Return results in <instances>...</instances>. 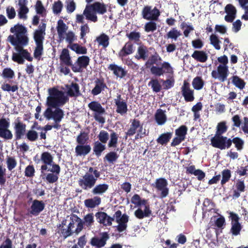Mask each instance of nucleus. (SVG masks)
Segmentation results:
<instances>
[{
    "instance_id": "63",
    "label": "nucleus",
    "mask_w": 248,
    "mask_h": 248,
    "mask_svg": "<svg viewBox=\"0 0 248 248\" xmlns=\"http://www.w3.org/2000/svg\"><path fill=\"white\" fill-rule=\"evenodd\" d=\"M35 169L33 165L27 166L25 170V176L27 177L32 178L35 175Z\"/></svg>"
},
{
    "instance_id": "44",
    "label": "nucleus",
    "mask_w": 248,
    "mask_h": 248,
    "mask_svg": "<svg viewBox=\"0 0 248 248\" xmlns=\"http://www.w3.org/2000/svg\"><path fill=\"white\" fill-rule=\"evenodd\" d=\"M89 140L88 134L85 132H80L77 136L76 141L78 144H88Z\"/></svg>"
},
{
    "instance_id": "27",
    "label": "nucleus",
    "mask_w": 248,
    "mask_h": 248,
    "mask_svg": "<svg viewBox=\"0 0 248 248\" xmlns=\"http://www.w3.org/2000/svg\"><path fill=\"white\" fill-rule=\"evenodd\" d=\"M225 11L227 14L224 18L225 21L227 22H232L236 16V8L231 4H228L225 7Z\"/></svg>"
},
{
    "instance_id": "45",
    "label": "nucleus",
    "mask_w": 248,
    "mask_h": 248,
    "mask_svg": "<svg viewBox=\"0 0 248 248\" xmlns=\"http://www.w3.org/2000/svg\"><path fill=\"white\" fill-rule=\"evenodd\" d=\"M70 48L78 54H86L87 53V49L85 46H81L77 43L72 44Z\"/></svg>"
},
{
    "instance_id": "11",
    "label": "nucleus",
    "mask_w": 248,
    "mask_h": 248,
    "mask_svg": "<svg viewBox=\"0 0 248 248\" xmlns=\"http://www.w3.org/2000/svg\"><path fill=\"white\" fill-rule=\"evenodd\" d=\"M229 217L231 219V228L230 232L232 235L237 236L240 234L242 229V226L239 222V217L238 215L232 212H230Z\"/></svg>"
},
{
    "instance_id": "22",
    "label": "nucleus",
    "mask_w": 248,
    "mask_h": 248,
    "mask_svg": "<svg viewBox=\"0 0 248 248\" xmlns=\"http://www.w3.org/2000/svg\"><path fill=\"white\" fill-rule=\"evenodd\" d=\"M51 173L46 174V179L50 184L56 182L59 178V175L61 171V167L59 165H53L51 169H49Z\"/></svg>"
},
{
    "instance_id": "13",
    "label": "nucleus",
    "mask_w": 248,
    "mask_h": 248,
    "mask_svg": "<svg viewBox=\"0 0 248 248\" xmlns=\"http://www.w3.org/2000/svg\"><path fill=\"white\" fill-rule=\"evenodd\" d=\"M229 75L228 67L227 65L219 64L217 70H213L211 76L214 79H217L221 82H224Z\"/></svg>"
},
{
    "instance_id": "52",
    "label": "nucleus",
    "mask_w": 248,
    "mask_h": 248,
    "mask_svg": "<svg viewBox=\"0 0 248 248\" xmlns=\"http://www.w3.org/2000/svg\"><path fill=\"white\" fill-rule=\"evenodd\" d=\"M232 83L240 89L244 88L246 83L245 81L237 76H233L232 77Z\"/></svg>"
},
{
    "instance_id": "34",
    "label": "nucleus",
    "mask_w": 248,
    "mask_h": 248,
    "mask_svg": "<svg viewBox=\"0 0 248 248\" xmlns=\"http://www.w3.org/2000/svg\"><path fill=\"white\" fill-rule=\"evenodd\" d=\"M191 57L197 62L202 63L205 62L208 60V54L203 50H195Z\"/></svg>"
},
{
    "instance_id": "47",
    "label": "nucleus",
    "mask_w": 248,
    "mask_h": 248,
    "mask_svg": "<svg viewBox=\"0 0 248 248\" xmlns=\"http://www.w3.org/2000/svg\"><path fill=\"white\" fill-rule=\"evenodd\" d=\"M68 29V27L63 22V20L60 19L58 21L57 30L60 37H62Z\"/></svg>"
},
{
    "instance_id": "62",
    "label": "nucleus",
    "mask_w": 248,
    "mask_h": 248,
    "mask_svg": "<svg viewBox=\"0 0 248 248\" xmlns=\"http://www.w3.org/2000/svg\"><path fill=\"white\" fill-rule=\"evenodd\" d=\"M6 163L7 168L10 171H11L12 170H13L17 165V162L16 159L15 157L12 156H7L6 159Z\"/></svg>"
},
{
    "instance_id": "18",
    "label": "nucleus",
    "mask_w": 248,
    "mask_h": 248,
    "mask_svg": "<svg viewBox=\"0 0 248 248\" xmlns=\"http://www.w3.org/2000/svg\"><path fill=\"white\" fill-rule=\"evenodd\" d=\"M116 107V112L122 116L126 114L128 111L126 102L123 100L121 94H117L116 98L114 99Z\"/></svg>"
},
{
    "instance_id": "19",
    "label": "nucleus",
    "mask_w": 248,
    "mask_h": 248,
    "mask_svg": "<svg viewBox=\"0 0 248 248\" xmlns=\"http://www.w3.org/2000/svg\"><path fill=\"white\" fill-rule=\"evenodd\" d=\"M94 87L91 91V93L93 96H96L108 88L103 78H96L94 81Z\"/></svg>"
},
{
    "instance_id": "3",
    "label": "nucleus",
    "mask_w": 248,
    "mask_h": 248,
    "mask_svg": "<svg viewBox=\"0 0 248 248\" xmlns=\"http://www.w3.org/2000/svg\"><path fill=\"white\" fill-rule=\"evenodd\" d=\"M161 60V58L157 52H155L154 55H152L146 62L145 65L147 67L148 65H152L150 68V72L155 76L160 77L165 73H173V68L169 62H164L160 67L153 65Z\"/></svg>"
},
{
    "instance_id": "24",
    "label": "nucleus",
    "mask_w": 248,
    "mask_h": 248,
    "mask_svg": "<svg viewBox=\"0 0 248 248\" xmlns=\"http://www.w3.org/2000/svg\"><path fill=\"white\" fill-rule=\"evenodd\" d=\"M95 216L97 221L104 226H110L112 221H114L113 217H110L104 212H98L95 213Z\"/></svg>"
},
{
    "instance_id": "9",
    "label": "nucleus",
    "mask_w": 248,
    "mask_h": 248,
    "mask_svg": "<svg viewBox=\"0 0 248 248\" xmlns=\"http://www.w3.org/2000/svg\"><path fill=\"white\" fill-rule=\"evenodd\" d=\"M79 222V217L76 214H72L70 218V222L67 226L66 229H62V236L65 239L74 233L78 234L80 232H77L75 228V224L77 223V224Z\"/></svg>"
},
{
    "instance_id": "60",
    "label": "nucleus",
    "mask_w": 248,
    "mask_h": 248,
    "mask_svg": "<svg viewBox=\"0 0 248 248\" xmlns=\"http://www.w3.org/2000/svg\"><path fill=\"white\" fill-rule=\"evenodd\" d=\"M119 157V155L115 152H110L108 153L104 158V161L107 160L109 163H113L115 162Z\"/></svg>"
},
{
    "instance_id": "14",
    "label": "nucleus",
    "mask_w": 248,
    "mask_h": 248,
    "mask_svg": "<svg viewBox=\"0 0 248 248\" xmlns=\"http://www.w3.org/2000/svg\"><path fill=\"white\" fill-rule=\"evenodd\" d=\"M142 17L146 20H157L160 15L159 10L155 7L152 9L151 6H145L141 12Z\"/></svg>"
},
{
    "instance_id": "49",
    "label": "nucleus",
    "mask_w": 248,
    "mask_h": 248,
    "mask_svg": "<svg viewBox=\"0 0 248 248\" xmlns=\"http://www.w3.org/2000/svg\"><path fill=\"white\" fill-rule=\"evenodd\" d=\"M148 85L151 86L153 91L155 93L159 92L162 89L161 84L156 78L151 79L150 81L148 83Z\"/></svg>"
},
{
    "instance_id": "36",
    "label": "nucleus",
    "mask_w": 248,
    "mask_h": 248,
    "mask_svg": "<svg viewBox=\"0 0 248 248\" xmlns=\"http://www.w3.org/2000/svg\"><path fill=\"white\" fill-rule=\"evenodd\" d=\"M225 136L215 135L211 139V145L214 148L221 150Z\"/></svg>"
},
{
    "instance_id": "15",
    "label": "nucleus",
    "mask_w": 248,
    "mask_h": 248,
    "mask_svg": "<svg viewBox=\"0 0 248 248\" xmlns=\"http://www.w3.org/2000/svg\"><path fill=\"white\" fill-rule=\"evenodd\" d=\"M167 180L164 178H160L156 179L155 184L152 186H155L158 191H160V198H164L167 197L169 194V188Z\"/></svg>"
},
{
    "instance_id": "56",
    "label": "nucleus",
    "mask_w": 248,
    "mask_h": 248,
    "mask_svg": "<svg viewBox=\"0 0 248 248\" xmlns=\"http://www.w3.org/2000/svg\"><path fill=\"white\" fill-rule=\"evenodd\" d=\"M110 139L108 143V146L109 148H116L118 143V134L113 132L110 135Z\"/></svg>"
},
{
    "instance_id": "41",
    "label": "nucleus",
    "mask_w": 248,
    "mask_h": 248,
    "mask_svg": "<svg viewBox=\"0 0 248 248\" xmlns=\"http://www.w3.org/2000/svg\"><path fill=\"white\" fill-rule=\"evenodd\" d=\"M172 136V132H166L163 133L156 139V141L158 144L161 145H166L170 141Z\"/></svg>"
},
{
    "instance_id": "59",
    "label": "nucleus",
    "mask_w": 248,
    "mask_h": 248,
    "mask_svg": "<svg viewBox=\"0 0 248 248\" xmlns=\"http://www.w3.org/2000/svg\"><path fill=\"white\" fill-rule=\"evenodd\" d=\"M0 137L6 140H11L13 138L12 131L8 128L0 131Z\"/></svg>"
},
{
    "instance_id": "54",
    "label": "nucleus",
    "mask_w": 248,
    "mask_h": 248,
    "mask_svg": "<svg viewBox=\"0 0 248 248\" xmlns=\"http://www.w3.org/2000/svg\"><path fill=\"white\" fill-rule=\"evenodd\" d=\"M232 143L238 151H241L244 148V141L240 137H236L232 139Z\"/></svg>"
},
{
    "instance_id": "8",
    "label": "nucleus",
    "mask_w": 248,
    "mask_h": 248,
    "mask_svg": "<svg viewBox=\"0 0 248 248\" xmlns=\"http://www.w3.org/2000/svg\"><path fill=\"white\" fill-rule=\"evenodd\" d=\"M98 178L95 177L93 174H85L78 180V186L84 190L92 189L95 186Z\"/></svg>"
},
{
    "instance_id": "42",
    "label": "nucleus",
    "mask_w": 248,
    "mask_h": 248,
    "mask_svg": "<svg viewBox=\"0 0 248 248\" xmlns=\"http://www.w3.org/2000/svg\"><path fill=\"white\" fill-rule=\"evenodd\" d=\"M106 149L105 145L99 141H95L93 146V151L97 157H99Z\"/></svg>"
},
{
    "instance_id": "17",
    "label": "nucleus",
    "mask_w": 248,
    "mask_h": 248,
    "mask_svg": "<svg viewBox=\"0 0 248 248\" xmlns=\"http://www.w3.org/2000/svg\"><path fill=\"white\" fill-rule=\"evenodd\" d=\"M79 222L77 225L76 231L80 232L83 229L84 226L86 227H91L94 223V217L93 213H89L85 215L82 219L79 217Z\"/></svg>"
},
{
    "instance_id": "43",
    "label": "nucleus",
    "mask_w": 248,
    "mask_h": 248,
    "mask_svg": "<svg viewBox=\"0 0 248 248\" xmlns=\"http://www.w3.org/2000/svg\"><path fill=\"white\" fill-rule=\"evenodd\" d=\"M96 41L99 45L102 46L103 48H106L109 45L108 36L105 33H102L96 38Z\"/></svg>"
},
{
    "instance_id": "16",
    "label": "nucleus",
    "mask_w": 248,
    "mask_h": 248,
    "mask_svg": "<svg viewBox=\"0 0 248 248\" xmlns=\"http://www.w3.org/2000/svg\"><path fill=\"white\" fill-rule=\"evenodd\" d=\"M90 58L87 56L79 57L77 61L72 65V70L74 72H81L83 69L86 68L89 64Z\"/></svg>"
},
{
    "instance_id": "51",
    "label": "nucleus",
    "mask_w": 248,
    "mask_h": 248,
    "mask_svg": "<svg viewBox=\"0 0 248 248\" xmlns=\"http://www.w3.org/2000/svg\"><path fill=\"white\" fill-rule=\"evenodd\" d=\"M1 76L3 78L10 80L14 78L15 75L11 68L6 67L3 69Z\"/></svg>"
},
{
    "instance_id": "31",
    "label": "nucleus",
    "mask_w": 248,
    "mask_h": 248,
    "mask_svg": "<svg viewBox=\"0 0 248 248\" xmlns=\"http://www.w3.org/2000/svg\"><path fill=\"white\" fill-rule=\"evenodd\" d=\"M108 69L113 71V73L115 76L120 78H123L127 74L126 71L121 66L115 64H109L108 66Z\"/></svg>"
},
{
    "instance_id": "5",
    "label": "nucleus",
    "mask_w": 248,
    "mask_h": 248,
    "mask_svg": "<svg viewBox=\"0 0 248 248\" xmlns=\"http://www.w3.org/2000/svg\"><path fill=\"white\" fill-rule=\"evenodd\" d=\"M46 24L42 23L38 27V29L35 31L33 33V39L36 46L33 52V56L35 59L40 60L44 51L43 41L46 34Z\"/></svg>"
},
{
    "instance_id": "33",
    "label": "nucleus",
    "mask_w": 248,
    "mask_h": 248,
    "mask_svg": "<svg viewBox=\"0 0 248 248\" xmlns=\"http://www.w3.org/2000/svg\"><path fill=\"white\" fill-rule=\"evenodd\" d=\"M109 186L105 183L96 185L93 187L91 193L94 196L102 195L108 190Z\"/></svg>"
},
{
    "instance_id": "39",
    "label": "nucleus",
    "mask_w": 248,
    "mask_h": 248,
    "mask_svg": "<svg viewBox=\"0 0 248 248\" xmlns=\"http://www.w3.org/2000/svg\"><path fill=\"white\" fill-rule=\"evenodd\" d=\"M236 189L233 190L232 197L234 199L238 198L240 193L245 191V186L243 181L238 180L235 185Z\"/></svg>"
},
{
    "instance_id": "32",
    "label": "nucleus",
    "mask_w": 248,
    "mask_h": 248,
    "mask_svg": "<svg viewBox=\"0 0 248 248\" xmlns=\"http://www.w3.org/2000/svg\"><path fill=\"white\" fill-rule=\"evenodd\" d=\"M209 226L208 229L210 228H214L216 230V233L217 234V229L223 230L226 225V221L225 217L223 216H220L214 223L211 221L209 223Z\"/></svg>"
},
{
    "instance_id": "12",
    "label": "nucleus",
    "mask_w": 248,
    "mask_h": 248,
    "mask_svg": "<svg viewBox=\"0 0 248 248\" xmlns=\"http://www.w3.org/2000/svg\"><path fill=\"white\" fill-rule=\"evenodd\" d=\"M15 140H18L26 134V125L17 118L13 123Z\"/></svg>"
},
{
    "instance_id": "4",
    "label": "nucleus",
    "mask_w": 248,
    "mask_h": 248,
    "mask_svg": "<svg viewBox=\"0 0 248 248\" xmlns=\"http://www.w3.org/2000/svg\"><path fill=\"white\" fill-rule=\"evenodd\" d=\"M49 95L46 98L48 108H57L63 106L69 101V98L64 93L53 87L48 89Z\"/></svg>"
},
{
    "instance_id": "1",
    "label": "nucleus",
    "mask_w": 248,
    "mask_h": 248,
    "mask_svg": "<svg viewBox=\"0 0 248 248\" xmlns=\"http://www.w3.org/2000/svg\"><path fill=\"white\" fill-rule=\"evenodd\" d=\"M10 31L14 35L8 37V41L18 53L14 52L12 59L19 64H23L24 58L29 62L32 61L33 58L27 49L23 47L28 45L29 39L27 34V28L22 24H17L10 28Z\"/></svg>"
},
{
    "instance_id": "35",
    "label": "nucleus",
    "mask_w": 248,
    "mask_h": 248,
    "mask_svg": "<svg viewBox=\"0 0 248 248\" xmlns=\"http://www.w3.org/2000/svg\"><path fill=\"white\" fill-rule=\"evenodd\" d=\"M84 202L86 207L94 208L101 203V199L97 196H95L93 198L85 200Z\"/></svg>"
},
{
    "instance_id": "55",
    "label": "nucleus",
    "mask_w": 248,
    "mask_h": 248,
    "mask_svg": "<svg viewBox=\"0 0 248 248\" xmlns=\"http://www.w3.org/2000/svg\"><path fill=\"white\" fill-rule=\"evenodd\" d=\"M187 132V127L185 125H182L175 130V133L176 136L185 140Z\"/></svg>"
},
{
    "instance_id": "37",
    "label": "nucleus",
    "mask_w": 248,
    "mask_h": 248,
    "mask_svg": "<svg viewBox=\"0 0 248 248\" xmlns=\"http://www.w3.org/2000/svg\"><path fill=\"white\" fill-rule=\"evenodd\" d=\"M148 51L147 47L143 45L140 46L137 49V53L135 55V58L138 60L140 59L145 61L147 59L148 56Z\"/></svg>"
},
{
    "instance_id": "50",
    "label": "nucleus",
    "mask_w": 248,
    "mask_h": 248,
    "mask_svg": "<svg viewBox=\"0 0 248 248\" xmlns=\"http://www.w3.org/2000/svg\"><path fill=\"white\" fill-rule=\"evenodd\" d=\"M34 128V125L31 126V129L29 130L26 134V138L30 141H35L38 138V133L32 130Z\"/></svg>"
},
{
    "instance_id": "20",
    "label": "nucleus",
    "mask_w": 248,
    "mask_h": 248,
    "mask_svg": "<svg viewBox=\"0 0 248 248\" xmlns=\"http://www.w3.org/2000/svg\"><path fill=\"white\" fill-rule=\"evenodd\" d=\"M181 92L186 102H192L194 100V90L190 89L189 83L186 80L184 81Z\"/></svg>"
},
{
    "instance_id": "61",
    "label": "nucleus",
    "mask_w": 248,
    "mask_h": 248,
    "mask_svg": "<svg viewBox=\"0 0 248 248\" xmlns=\"http://www.w3.org/2000/svg\"><path fill=\"white\" fill-rule=\"evenodd\" d=\"M65 7L67 12L71 14L75 10L76 3L74 0H66L65 1Z\"/></svg>"
},
{
    "instance_id": "28",
    "label": "nucleus",
    "mask_w": 248,
    "mask_h": 248,
    "mask_svg": "<svg viewBox=\"0 0 248 248\" xmlns=\"http://www.w3.org/2000/svg\"><path fill=\"white\" fill-rule=\"evenodd\" d=\"M135 50L134 44L131 41H128L124 46L118 53L119 57L123 59L127 55L132 54Z\"/></svg>"
},
{
    "instance_id": "64",
    "label": "nucleus",
    "mask_w": 248,
    "mask_h": 248,
    "mask_svg": "<svg viewBox=\"0 0 248 248\" xmlns=\"http://www.w3.org/2000/svg\"><path fill=\"white\" fill-rule=\"evenodd\" d=\"M161 81L162 82L163 89L164 90H168L174 86V79L173 78H170L166 80L161 79Z\"/></svg>"
},
{
    "instance_id": "25",
    "label": "nucleus",
    "mask_w": 248,
    "mask_h": 248,
    "mask_svg": "<svg viewBox=\"0 0 248 248\" xmlns=\"http://www.w3.org/2000/svg\"><path fill=\"white\" fill-rule=\"evenodd\" d=\"M65 87L67 89L66 93L68 96L71 97H77L81 95L79 90V86L78 83L72 82L69 85H65Z\"/></svg>"
},
{
    "instance_id": "40",
    "label": "nucleus",
    "mask_w": 248,
    "mask_h": 248,
    "mask_svg": "<svg viewBox=\"0 0 248 248\" xmlns=\"http://www.w3.org/2000/svg\"><path fill=\"white\" fill-rule=\"evenodd\" d=\"M165 110L158 109L155 114V117L156 122L158 125H162L167 121V116L165 114Z\"/></svg>"
},
{
    "instance_id": "46",
    "label": "nucleus",
    "mask_w": 248,
    "mask_h": 248,
    "mask_svg": "<svg viewBox=\"0 0 248 248\" xmlns=\"http://www.w3.org/2000/svg\"><path fill=\"white\" fill-rule=\"evenodd\" d=\"M228 130L226 121H222L217 124L215 135H222Z\"/></svg>"
},
{
    "instance_id": "29",
    "label": "nucleus",
    "mask_w": 248,
    "mask_h": 248,
    "mask_svg": "<svg viewBox=\"0 0 248 248\" xmlns=\"http://www.w3.org/2000/svg\"><path fill=\"white\" fill-rule=\"evenodd\" d=\"M28 1L27 0H19L18 5L19 8L18 10V16L19 19H27V14L29 12V9L27 6Z\"/></svg>"
},
{
    "instance_id": "7",
    "label": "nucleus",
    "mask_w": 248,
    "mask_h": 248,
    "mask_svg": "<svg viewBox=\"0 0 248 248\" xmlns=\"http://www.w3.org/2000/svg\"><path fill=\"white\" fill-rule=\"evenodd\" d=\"M34 160L39 163L41 162L43 165L41 166L40 170L42 174L46 175V172L49 171L48 166H51L53 168V165H57L53 161V157L51 154L48 152H44L41 155L40 159L37 160L34 159Z\"/></svg>"
},
{
    "instance_id": "26",
    "label": "nucleus",
    "mask_w": 248,
    "mask_h": 248,
    "mask_svg": "<svg viewBox=\"0 0 248 248\" xmlns=\"http://www.w3.org/2000/svg\"><path fill=\"white\" fill-rule=\"evenodd\" d=\"M130 127L127 131V135L129 137L133 136L138 130H143V125L140 121L137 119H131Z\"/></svg>"
},
{
    "instance_id": "38",
    "label": "nucleus",
    "mask_w": 248,
    "mask_h": 248,
    "mask_svg": "<svg viewBox=\"0 0 248 248\" xmlns=\"http://www.w3.org/2000/svg\"><path fill=\"white\" fill-rule=\"evenodd\" d=\"M60 59L62 62L64 63L67 66H70L72 67V62L71 58L69 55V50L66 48H64L62 51V53L60 56Z\"/></svg>"
},
{
    "instance_id": "58",
    "label": "nucleus",
    "mask_w": 248,
    "mask_h": 248,
    "mask_svg": "<svg viewBox=\"0 0 248 248\" xmlns=\"http://www.w3.org/2000/svg\"><path fill=\"white\" fill-rule=\"evenodd\" d=\"M181 34L180 31H178L176 28H173L167 33L166 38L176 41Z\"/></svg>"
},
{
    "instance_id": "21",
    "label": "nucleus",
    "mask_w": 248,
    "mask_h": 248,
    "mask_svg": "<svg viewBox=\"0 0 248 248\" xmlns=\"http://www.w3.org/2000/svg\"><path fill=\"white\" fill-rule=\"evenodd\" d=\"M109 237L108 232H104L101 234V237L100 238L96 236H94L92 238L90 243L92 246L96 247L97 248H101L106 245Z\"/></svg>"
},
{
    "instance_id": "23",
    "label": "nucleus",
    "mask_w": 248,
    "mask_h": 248,
    "mask_svg": "<svg viewBox=\"0 0 248 248\" xmlns=\"http://www.w3.org/2000/svg\"><path fill=\"white\" fill-rule=\"evenodd\" d=\"M45 207V203L43 201L34 200L31 206L29 213L32 216H37L44 210Z\"/></svg>"
},
{
    "instance_id": "6",
    "label": "nucleus",
    "mask_w": 248,
    "mask_h": 248,
    "mask_svg": "<svg viewBox=\"0 0 248 248\" xmlns=\"http://www.w3.org/2000/svg\"><path fill=\"white\" fill-rule=\"evenodd\" d=\"M89 108L94 112L93 117L96 121L100 124H104L105 123V118L103 116L106 114L105 109L98 101H92L88 104Z\"/></svg>"
},
{
    "instance_id": "57",
    "label": "nucleus",
    "mask_w": 248,
    "mask_h": 248,
    "mask_svg": "<svg viewBox=\"0 0 248 248\" xmlns=\"http://www.w3.org/2000/svg\"><path fill=\"white\" fill-rule=\"evenodd\" d=\"M126 36L128 38L129 41H134L135 43H138L140 41V34L139 32L133 31L129 33H127Z\"/></svg>"
},
{
    "instance_id": "30",
    "label": "nucleus",
    "mask_w": 248,
    "mask_h": 248,
    "mask_svg": "<svg viewBox=\"0 0 248 248\" xmlns=\"http://www.w3.org/2000/svg\"><path fill=\"white\" fill-rule=\"evenodd\" d=\"M91 151V146L89 144H78L75 148V153L77 156H83L89 154Z\"/></svg>"
},
{
    "instance_id": "2",
    "label": "nucleus",
    "mask_w": 248,
    "mask_h": 248,
    "mask_svg": "<svg viewBox=\"0 0 248 248\" xmlns=\"http://www.w3.org/2000/svg\"><path fill=\"white\" fill-rule=\"evenodd\" d=\"M107 11V5L105 3L96 1L93 4L87 5L83 11V14H77L76 22L78 24H83L85 16L86 19L96 22L98 20L96 14L104 15Z\"/></svg>"
},
{
    "instance_id": "53",
    "label": "nucleus",
    "mask_w": 248,
    "mask_h": 248,
    "mask_svg": "<svg viewBox=\"0 0 248 248\" xmlns=\"http://www.w3.org/2000/svg\"><path fill=\"white\" fill-rule=\"evenodd\" d=\"M222 179L221 180V185L223 186L226 183L229 181L231 177V171L229 169H225L221 172Z\"/></svg>"
},
{
    "instance_id": "48",
    "label": "nucleus",
    "mask_w": 248,
    "mask_h": 248,
    "mask_svg": "<svg viewBox=\"0 0 248 248\" xmlns=\"http://www.w3.org/2000/svg\"><path fill=\"white\" fill-rule=\"evenodd\" d=\"M192 84L194 89L200 90L203 88L204 82L202 77L197 76L193 79Z\"/></svg>"
},
{
    "instance_id": "10",
    "label": "nucleus",
    "mask_w": 248,
    "mask_h": 248,
    "mask_svg": "<svg viewBox=\"0 0 248 248\" xmlns=\"http://www.w3.org/2000/svg\"><path fill=\"white\" fill-rule=\"evenodd\" d=\"M44 115L47 120L53 119L54 121L61 122L64 117V112L60 107L47 108Z\"/></svg>"
}]
</instances>
